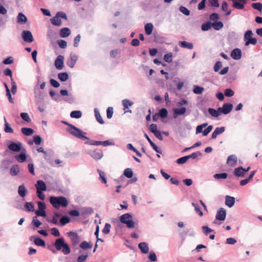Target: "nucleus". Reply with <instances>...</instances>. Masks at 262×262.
Wrapping results in <instances>:
<instances>
[{
    "label": "nucleus",
    "instance_id": "10",
    "mask_svg": "<svg viewBox=\"0 0 262 262\" xmlns=\"http://www.w3.org/2000/svg\"><path fill=\"white\" fill-rule=\"evenodd\" d=\"M22 143L21 142H12L8 145V148L13 151L19 152L21 150Z\"/></svg>",
    "mask_w": 262,
    "mask_h": 262
},
{
    "label": "nucleus",
    "instance_id": "16",
    "mask_svg": "<svg viewBox=\"0 0 262 262\" xmlns=\"http://www.w3.org/2000/svg\"><path fill=\"white\" fill-rule=\"evenodd\" d=\"M138 247L143 253L146 254L149 251V247L147 243L141 242L139 243Z\"/></svg>",
    "mask_w": 262,
    "mask_h": 262
},
{
    "label": "nucleus",
    "instance_id": "56",
    "mask_svg": "<svg viewBox=\"0 0 262 262\" xmlns=\"http://www.w3.org/2000/svg\"><path fill=\"white\" fill-rule=\"evenodd\" d=\"M11 91L12 93L14 95L16 93L17 86L15 82L14 81L12 78L11 79Z\"/></svg>",
    "mask_w": 262,
    "mask_h": 262
},
{
    "label": "nucleus",
    "instance_id": "55",
    "mask_svg": "<svg viewBox=\"0 0 262 262\" xmlns=\"http://www.w3.org/2000/svg\"><path fill=\"white\" fill-rule=\"evenodd\" d=\"M252 7L259 11H262V4L260 3H253L252 4Z\"/></svg>",
    "mask_w": 262,
    "mask_h": 262
},
{
    "label": "nucleus",
    "instance_id": "9",
    "mask_svg": "<svg viewBox=\"0 0 262 262\" xmlns=\"http://www.w3.org/2000/svg\"><path fill=\"white\" fill-rule=\"evenodd\" d=\"M226 216V210L223 208H221L217 211V213L215 216V219L217 220L223 221L225 220Z\"/></svg>",
    "mask_w": 262,
    "mask_h": 262
},
{
    "label": "nucleus",
    "instance_id": "32",
    "mask_svg": "<svg viewBox=\"0 0 262 262\" xmlns=\"http://www.w3.org/2000/svg\"><path fill=\"white\" fill-rule=\"evenodd\" d=\"M58 78L61 81H66L69 78L67 72L60 73L58 74Z\"/></svg>",
    "mask_w": 262,
    "mask_h": 262
},
{
    "label": "nucleus",
    "instance_id": "30",
    "mask_svg": "<svg viewBox=\"0 0 262 262\" xmlns=\"http://www.w3.org/2000/svg\"><path fill=\"white\" fill-rule=\"evenodd\" d=\"M51 23L56 26H60L62 24L61 19L56 15L51 19Z\"/></svg>",
    "mask_w": 262,
    "mask_h": 262
},
{
    "label": "nucleus",
    "instance_id": "46",
    "mask_svg": "<svg viewBox=\"0 0 262 262\" xmlns=\"http://www.w3.org/2000/svg\"><path fill=\"white\" fill-rule=\"evenodd\" d=\"M208 124L207 123H205L201 125L197 126L196 128V134H200L201 133H203V128L207 126Z\"/></svg>",
    "mask_w": 262,
    "mask_h": 262
},
{
    "label": "nucleus",
    "instance_id": "6",
    "mask_svg": "<svg viewBox=\"0 0 262 262\" xmlns=\"http://www.w3.org/2000/svg\"><path fill=\"white\" fill-rule=\"evenodd\" d=\"M233 108V105L231 103H224L222 107H219V110L221 114L223 113L224 115L228 114L231 112Z\"/></svg>",
    "mask_w": 262,
    "mask_h": 262
},
{
    "label": "nucleus",
    "instance_id": "57",
    "mask_svg": "<svg viewBox=\"0 0 262 262\" xmlns=\"http://www.w3.org/2000/svg\"><path fill=\"white\" fill-rule=\"evenodd\" d=\"M100 145H102L104 146H107L108 145H114L115 144V143L113 141H111L110 140H106L104 141H99Z\"/></svg>",
    "mask_w": 262,
    "mask_h": 262
},
{
    "label": "nucleus",
    "instance_id": "14",
    "mask_svg": "<svg viewBox=\"0 0 262 262\" xmlns=\"http://www.w3.org/2000/svg\"><path fill=\"white\" fill-rule=\"evenodd\" d=\"M36 190L46 191L47 190V186L45 183L42 180H38L35 184Z\"/></svg>",
    "mask_w": 262,
    "mask_h": 262
},
{
    "label": "nucleus",
    "instance_id": "48",
    "mask_svg": "<svg viewBox=\"0 0 262 262\" xmlns=\"http://www.w3.org/2000/svg\"><path fill=\"white\" fill-rule=\"evenodd\" d=\"M70 221V218L66 216H62L60 220V222L62 226H64L68 224Z\"/></svg>",
    "mask_w": 262,
    "mask_h": 262
},
{
    "label": "nucleus",
    "instance_id": "20",
    "mask_svg": "<svg viewBox=\"0 0 262 262\" xmlns=\"http://www.w3.org/2000/svg\"><path fill=\"white\" fill-rule=\"evenodd\" d=\"M179 45L183 48L188 49H192L193 48V45L192 43L188 42L185 41H180L179 42Z\"/></svg>",
    "mask_w": 262,
    "mask_h": 262
},
{
    "label": "nucleus",
    "instance_id": "33",
    "mask_svg": "<svg viewBox=\"0 0 262 262\" xmlns=\"http://www.w3.org/2000/svg\"><path fill=\"white\" fill-rule=\"evenodd\" d=\"M34 243L38 246L45 247L46 246L45 241L38 237L34 238Z\"/></svg>",
    "mask_w": 262,
    "mask_h": 262
},
{
    "label": "nucleus",
    "instance_id": "41",
    "mask_svg": "<svg viewBox=\"0 0 262 262\" xmlns=\"http://www.w3.org/2000/svg\"><path fill=\"white\" fill-rule=\"evenodd\" d=\"M98 172L99 174L100 179H101V182L106 184L107 182L106 179L105 178V173L101 171L100 169H98Z\"/></svg>",
    "mask_w": 262,
    "mask_h": 262
},
{
    "label": "nucleus",
    "instance_id": "42",
    "mask_svg": "<svg viewBox=\"0 0 262 262\" xmlns=\"http://www.w3.org/2000/svg\"><path fill=\"white\" fill-rule=\"evenodd\" d=\"M159 116L161 117L162 118H166L168 115L167 110L166 108H161L158 114Z\"/></svg>",
    "mask_w": 262,
    "mask_h": 262
},
{
    "label": "nucleus",
    "instance_id": "40",
    "mask_svg": "<svg viewBox=\"0 0 262 262\" xmlns=\"http://www.w3.org/2000/svg\"><path fill=\"white\" fill-rule=\"evenodd\" d=\"M212 26L216 30H219L223 27V24L222 21H217L212 23Z\"/></svg>",
    "mask_w": 262,
    "mask_h": 262
},
{
    "label": "nucleus",
    "instance_id": "49",
    "mask_svg": "<svg viewBox=\"0 0 262 262\" xmlns=\"http://www.w3.org/2000/svg\"><path fill=\"white\" fill-rule=\"evenodd\" d=\"M88 257V254L85 253L79 255L77 258V262H85Z\"/></svg>",
    "mask_w": 262,
    "mask_h": 262
},
{
    "label": "nucleus",
    "instance_id": "38",
    "mask_svg": "<svg viewBox=\"0 0 262 262\" xmlns=\"http://www.w3.org/2000/svg\"><path fill=\"white\" fill-rule=\"evenodd\" d=\"M192 205L194 207L195 212L199 214V215L200 216H203V213L201 211L199 204L195 203H192Z\"/></svg>",
    "mask_w": 262,
    "mask_h": 262
},
{
    "label": "nucleus",
    "instance_id": "43",
    "mask_svg": "<svg viewBox=\"0 0 262 262\" xmlns=\"http://www.w3.org/2000/svg\"><path fill=\"white\" fill-rule=\"evenodd\" d=\"M123 174L127 178H131L133 176V172L132 169L127 168L124 170Z\"/></svg>",
    "mask_w": 262,
    "mask_h": 262
},
{
    "label": "nucleus",
    "instance_id": "52",
    "mask_svg": "<svg viewBox=\"0 0 262 262\" xmlns=\"http://www.w3.org/2000/svg\"><path fill=\"white\" fill-rule=\"evenodd\" d=\"M20 115L21 118L25 121L27 122H30L31 121V119L28 113H21Z\"/></svg>",
    "mask_w": 262,
    "mask_h": 262
},
{
    "label": "nucleus",
    "instance_id": "4",
    "mask_svg": "<svg viewBox=\"0 0 262 262\" xmlns=\"http://www.w3.org/2000/svg\"><path fill=\"white\" fill-rule=\"evenodd\" d=\"M120 221L124 224L128 228H133L135 227V222L132 220V215L131 214L127 213L122 215L120 217Z\"/></svg>",
    "mask_w": 262,
    "mask_h": 262
},
{
    "label": "nucleus",
    "instance_id": "35",
    "mask_svg": "<svg viewBox=\"0 0 262 262\" xmlns=\"http://www.w3.org/2000/svg\"><path fill=\"white\" fill-rule=\"evenodd\" d=\"M25 207L27 211L33 212L34 211V205L32 202H27L25 204Z\"/></svg>",
    "mask_w": 262,
    "mask_h": 262
},
{
    "label": "nucleus",
    "instance_id": "18",
    "mask_svg": "<svg viewBox=\"0 0 262 262\" xmlns=\"http://www.w3.org/2000/svg\"><path fill=\"white\" fill-rule=\"evenodd\" d=\"M27 18L23 13L19 12L17 16V23L19 24H24L27 21Z\"/></svg>",
    "mask_w": 262,
    "mask_h": 262
},
{
    "label": "nucleus",
    "instance_id": "3",
    "mask_svg": "<svg viewBox=\"0 0 262 262\" xmlns=\"http://www.w3.org/2000/svg\"><path fill=\"white\" fill-rule=\"evenodd\" d=\"M71 128L67 129V131L75 137L82 140L88 139V138L85 136L86 133L83 132L80 129L76 127L75 126H71Z\"/></svg>",
    "mask_w": 262,
    "mask_h": 262
},
{
    "label": "nucleus",
    "instance_id": "7",
    "mask_svg": "<svg viewBox=\"0 0 262 262\" xmlns=\"http://www.w3.org/2000/svg\"><path fill=\"white\" fill-rule=\"evenodd\" d=\"M78 60V56L74 53H71L70 58L68 59L67 62V64L68 67L71 68H74Z\"/></svg>",
    "mask_w": 262,
    "mask_h": 262
},
{
    "label": "nucleus",
    "instance_id": "37",
    "mask_svg": "<svg viewBox=\"0 0 262 262\" xmlns=\"http://www.w3.org/2000/svg\"><path fill=\"white\" fill-rule=\"evenodd\" d=\"M204 90V88L202 86L199 85H194L193 92L196 94H201L203 92Z\"/></svg>",
    "mask_w": 262,
    "mask_h": 262
},
{
    "label": "nucleus",
    "instance_id": "54",
    "mask_svg": "<svg viewBox=\"0 0 262 262\" xmlns=\"http://www.w3.org/2000/svg\"><path fill=\"white\" fill-rule=\"evenodd\" d=\"M164 60L167 62H171L172 61V55L171 53L166 54L164 56Z\"/></svg>",
    "mask_w": 262,
    "mask_h": 262
},
{
    "label": "nucleus",
    "instance_id": "63",
    "mask_svg": "<svg viewBox=\"0 0 262 262\" xmlns=\"http://www.w3.org/2000/svg\"><path fill=\"white\" fill-rule=\"evenodd\" d=\"M41 138L38 135H35L33 137V141L36 145H39L41 142Z\"/></svg>",
    "mask_w": 262,
    "mask_h": 262
},
{
    "label": "nucleus",
    "instance_id": "44",
    "mask_svg": "<svg viewBox=\"0 0 262 262\" xmlns=\"http://www.w3.org/2000/svg\"><path fill=\"white\" fill-rule=\"evenodd\" d=\"M212 27V23L210 22H207L202 24L201 29L203 31H205L210 29Z\"/></svg>",
    "mask_w": 262,
    "mask_h": 262
},
{
    "label": "nucleus",
    "instance_id": "8",
    "mask_svg": "<svg viewBox=\"0 0 262 262\" xmlns=\"http://www.w3.org/2000/svg\"><path fill=\"white\" fill-rule=\"evenodd\" d=\"M63 61H64L63 56L60 55L57 56V58L55 60V66L57 69L61 70L63 69Z\"/></svg>",
    "mask_w": 262,
    "mask_h": 262
},
{
    "label": "nucleus",
    "instance_id": "13",
    "mask_svg": "<svg viewBox=\"0 0 262 262\" xmlns=\"http://www.w3.org/2000/svg\"><path fill=\"white\" fill-rule=\"evenodd\" d=\"M69 236L70 237L72 242L74 245H76L79 242V237L78 234L73 232L68 233Z\"/></svg>",
    "mask_w": 262,
    "mask_h": 262
},
{
    "label": "nucleus",
    "instance_id": "59",
    "mask_svg": "<svg viewBox=\"0 0 262 262\" xmlns=\"http://www.w3.org/2000/svg\"><path fill=\"white\" fill-rule=\"evenodd\" d=\"M55 15L59 18H61L66 20L68 19L66 14L63 11L57 12Z\"/></svg>",
    "mask_w": 262,
    "mask_h": 262
},
{
    "label": "nucleus",
    "instance_id": "12",
    "mask_svg": "<svg viewBox=\"0 0 262 262\" xmlns=\"http://www.w3.org/2000/svg\"><path fill=\"white\" fill-rule=\"evenodd\" d=\"M231 57L235 60H239L242 57L241 50L238 48L233 49L231 52Z\"/></svg>",
    "mask_w": 262,
    "mask_h": 262
},
{
    "label": "nucleus",
    "instance_id": "11",
    "mask_svg": "<svg viewBox=\"0 0 262 262\" xmlns=\"http://www.w3.org/2000/svg\"><path fill=\"white\" fill-rule=\"evenodd\" d=\"M91 157L96 160L101 159L103 156V153L102 150L95 149L90 154Z\"/></svg>",
    "mask_w": 262,
    "mask_h": 262
},
{
    "label": "nucleus",
    "instance_id": "22",
    "mask_svg": "<svg viewBox=\"0 0 262 262\" xmlns=\"http://www.w3.org/2000/svg\"><path fill=\"white\" fill-rule=\"evenodd\" d=\"M27 192V190L25 187L24 184H21L19 186L18 193L19 195L22 198H24L26 196V193Z\"/></svg>",
    "mask_w": 262,
    "mask_h": 262
},
{
    "label": "nucleus",
    "instance_id": "51",
    "mask_svg": "<svg viewBox=\"0 0 262 262\" xmlns=\"http://www.w3.org/2000/svg\"><path fill=\"white\" fill-rule=\"evenodd\" d=\"M85 140H86V141L85 142L86 144L89 145H100V141H94V140H90V139L88 138V139H85Z\"/></svg>",
    "mask_w": 262,
    "mask_h": 262
},
{
    "label": "nucleus",
    "instance_id": "19",
    "mask_svg": "<svg viewBox=\"0 0 262 262\" xmlns=\"http://www.w3.org/2000/svg\"><path fill=\"white\" fill-rule=\"evenodd\" d=\"M234 174L238 177H244L245 173L244 171V168L242 166L235 168Z\"/></svg>",
    "mask_w": 262,
    "mask_h": 262
},
{
    "label": "nucleus",
    "instance_id": "53",
    "mask_svg": "<svg viewBox=\"0 0 262 262\" xmlns=\"http://www.w3.org/2000/svg\"><path fill=\"white\" fill-rule=\"evenodd\" d=\"M179 10L181 12H182L183 14H185L186 16H188L190 14V11L185 7H180Z\"/></svg>",
    "mask_w": 262,
    "mask_h": 262
},
{
    "label": "nucleus",
    "instance_id": "29",
    "mask_svg": "<svg viewBox=\"0 0 262 262\" xmlns=\"http://www.w3.org/2000/svg\"><path fill=\"white\" fill-rule=\"evenodd\" d=\"M21 133L26 136H31L34 133V130L31 128L23 127L21 128Z\"/></svg>",
    "mask_w": 262,
    "mask_h": 262
},
{
    "label": "nucleus",
    "instance_id": "45",
    "mask_svg": "<svg viewBox=\"0 0 262 262\" xmlns=\"http://www.w3.org/2000/svg\"><path fill=\"white\" fill-rule=\"evenodd\" d=\"M227 176L226 173H216L214 175V178L216 179H226Z\"/></svg>",
    "mask_w": 262,
    "mask_h": 262
},
{
    "label": "nucleus",
    "instance_id": "17",
    "mask_svg": "<svg viewBox=\"0 0 262 262\" xmlns=\"http://www.w3.org/2000/svg\"><path fill=\"white\" fill-rule=\"evenodd\" d=\"M235 203V198L233 196L226 195L225 197V204L229 207H232Z\"/></svg>",
    "mask_w": 262,
    "mask_h": 262
},
{
    "label": "nucleus",
    "instance_id": "61",
    "mask_svg": "<svg viewBox=\"0 0 262 262\" xmlns=\"http://www.w3.org/2000/svg\"><path fill=\"white\" fill-rule=\"evenodd\" d=\"M201 155V153L200 151H196V152H193L191 155H188L187 156L188 159H189L190 158L194 159Z\"/></svg>",
    "mask_w": 262,
    "mask_h": 262
},
{
    "label": "nucleus",
    "instance_id": "31",
    "mask_svg": "<svg viewBox=\"0 0 262 262\" xmlns=\"http://www.w3.org/2000/svg\"><path fill=\"white\" fill-rule=\"evenodd\" d=\"M153 25L151 23H147L145 26V33L147 35H149L152 33L153 30Z\"/></svg>",
    "mask_w": 262,
    "mask_h": 262
},
{
    "label": "nucleus",
    "instance_id": "26",
    "mask_svg": "<svg viewBox=\"0 0 262 262\" xmlns=\"http://www.w3.org/2000/svg\"><path fill=\"white\" fill-rule=\"evenodd\" d=\"M94 113H95V115L97 121L99 123H100L101 124H104V122L100 115V114L99 113L98 109L97 108H95L94 109Z\"/></svg>",
    "mask_w": 262,
    "mask_h": 262
},
{
    "label": "nucleus",
    "instance_id": "2",
    "mask_svg": "<svg viewBox=\"0 0 262 262\" xmlns=\"http://www.w3.org/2000/svg\"><path fill=\"white\" fill-rule=\"evenodd\" d=\"M54 246L57 251L62 250V252L64 255H68L71 252L69 246L64 242V239L63 237L56 239L54 243Z\"/></svg>",
    "mask_w": 262,
    "mask_h": 262
},
{
    "label": "nucleus",
    "instance_id": "60",
    "mask_svg": "<svg viewBox=\"0 0 262 262\" xmlns=\"http://www.w3.org/2000/svg\"><path fill=\"white\" fill-rule=\"evenodd\" d=\"M8 162L6 161H3L0 166V169L2 171H5L8 169Z\"/></svg>",
    "mask_w": 262,
    "mask_h": 262
},
{
    "label": "nucleus",
    "instance_id": "64",
    "mask_svg": "<svg viewBox=\"0 0 262 262\" xmlns=\"http://www.w3.org/2000/svg\"><path fill=\"white\" fill-rule=\"evenodd\" d=\"M188 160L187 156H184L177 159V163L178 164H184Z\"/></svg>",
    "mask_w": 262,
    "mask_h": 262
},
{
    "label": "nucleus",
    "instance_id": "21",
    "mask_svg": "<svg viewBox=\"0 0 262 262\" xmlns=\"http://www.w3.org/2000/svg\"><path fill=\"white\" fill-rule=\"evenodd\" d=\"M71 34V31L68 28H62L59 32V35L61 37L65 38L69 36Z\"/></svg>",
    "mask_w": 262,
    "mask_h": 262
},
{
    "label": "nucleus",
    "instance_id": "47",
    "mask_svg": "<svg viewBox=\"0 0 262 262\" xmlns=\"http://www.w3.org/2000/svg\"><path fill=\"white\" fill-rule=\"evenodd\" d=\"M233 7L237 9H243L244 8V5L237 1H233Z\"/></svg>",
    "mask_w": 262,
    "mask_h": 262
},
{
    "label": "nucleus",
    "instance_id": "36",
    "mask_svg": "<svg viewBox=\"0 0 262 262\" xmlns=\"http://www.w3.org/2000/svg\"><path fill=\"white\" fill-rule=\"evenodd\" d=\"M82 116V113L80 111H74L71 112L70 116L73 118H80Z\"/></svg>",
    "mask_w": 262,
    "mask_h": 262
},
{
    "label": "nucleus",
    "instance_id": "23",
    "mask_svg": "<svg viewBox=\"0 0 262 262\" xmlns=\"http://www.w3.org/2000/svg\"><path fill=\"white\" fill-rule=\"evenodd\" d=\"M92 247L93 243L91 242H87L86 241H83L80 244V247L83 250L91 249Z\"/></svg>",
    "mask_w": 262,
    "mask_h": 262
},
{
    "label": "nucleus",
    "instance_id": "25",
    "mask_svg": "<svg viewBox=\"0 0 262 262\" xmlns=\"http://www.w3.org/2000/svg\"><path fill=\"white\" fill-rule=\"evenodd\" d=\"M208 113L210 115L214 117H217L221 114V112L219 110V107L217 108V110L214 108H209L208 109Z\"/></svg>",
    "mask_w": 262,
    "mask_h": 262
},
{
    "label": "nucleus",
    "instance_id": "39",
    "mask_svg": "<svg viewBox=\"0 0 262 262\" xmlns=\"http://www.w3.org/2000/svg\"><path fill=\"white\" fill-rule=\"evenodd\" d=\"M245 46H248L250 44H252L253 45H255L257 43V39L255 38H248L247 40H245Z\"/></svg>",
    "mask_w": 262,
    "mask_h": 262
},
{
    "label": "nucleus",
    "instance_id": "28",
    "mask_svg": "<svg viewBox=\"0 0 262 262\" xmlns=\"http://www.w3.org/2000/svg\"><path fill=\"white\" fill-rule=\"evenodd\" d=\"M15 159L19 162H24L27 159L26 154L24 152H21L19 155L16 156Z\"/></svg>",
    "mask_w": 262,
    "mask_h": 262
},
{
    "label": "nucleus",
    "instance_id": "50",
    "mask_svg": "<svg viewBox=\"0 0 262 262\" xmlns=\"http://www.w3.org/2000/svg\"><path fill=\"white\" fill-rule=\"evenodd\" d=\"M230 162H232L233 164H235L237 162V158L235 155H232L229 156L227 160V163H230Z\"/></svg>",
    "mask_w": 262,
    "mask_h": 262
},
{
    "label": "nucleus",
    "instance_id": "24",
    "mask_svg": "<svg viewBox=\"0 0 262 262\" xmlns=\"http://www.w3.org/2000/svg\"><path fill=\"white\" fill-rule=\"evenodd\" d=\"M122 104L123 106L124 111H125L126 109H128L129 106H132L134 102L127 99H125L122 101Z\"/></svg>",
    "mask_w": 262,
    "mask_h": 262
},
{
    "label": "nucleus",
    "instance_id": "62",
    "mask_svg": "<svg viewBox=\"0 0 262 262\" xmlns=\"http://www.w3.org/2000/svg\"><path fill=\"white\" fill-rule=\"evenodd\" d=\"M225 95L226 97H232L234 95V92L230 89H227L225 90Z\"/></svg>",
    "mask_w": 262,
    "mask_h": 262
},
{
    "label": "nucleus",
    "instance_id": "27",
    "mask_svg": "<svg viewBox=\"0 0 262 262\" xmlns=\"http://www.w3.org/2000/svg\"><path fill=\"white\" fill-rule=\"evenodd\" d=\"M19 172V167L17 165H13L10 169V174L12 176H16Z\"/></svg>",
    "mask_w": 262,
    "mask_h": 262
},
{
    "label": "nucleus",
    "instance_id": "58",
    "mask_svg": "<svg viewBox=\"0 0 262 262\" xmlns=\"http://www.w3.org/2000/svg\"><path fill=\"white\" fill-rule=\"evenodd\" d=\"M111 227V226L110 224L106 223L104 228L102 230V232L105 234H108L110 232Z\"/></svg>",
    "mask_w": 262,
    "mask_h": 262
},
{
    "label": "nucleus",
    "instance_id": "1",
    "mask_svg": "<svg viewBox=\"0 0 262 262\" xmlns=\"http://www.w3.org/2000/svg\"><path fill=\"white\" fill-rule=\"evenodd\" d=\"M50 202L52 205L55 208L58 209L60 206L66 207L68 205L67 199L62 196H51Z\"/></svg>",
    "mask_w": 262,
    "mask_h": 262
},
{
    "label": "nucleus",
    "instance_id": "15",
    "mask_svg": "<svg viewBox=\"0 0 262 262\" xmlns=\"http://www.w3.org/2000/svg\"><path fill=\"white\" fill-rule=\"evenodd\" d=\"M173 117L176 118L178 115H182L185 113L186 108L185 107L181 108H176L173 109Z\"/></svg>",
    "mask_w": 262,
    "mask_h": 262
},
{
    "label": "nucleus",
    "instance_id": "5",
    "mask_svg": "<svg viewBox=\"0 0 262 262\" xmlns=\"http://www.w3.org/2000/svg\"><path fill=\"white\" fill-rule=\"evenodd\" d=\"M21 36L25 42L31 43L33 41V37L31 31L29 30L23 31L21 33Z\"/></svg>",
    "mask_w": 262,
    "mask_h": 262
},
{
    "label": "nucleus",
    "instance_id": "34",
    "mask_svg": "<svg viewBox=\"0 0 262 262\" xmlns=\"http://www.w3.org/2000/svg\"><path fill=\"white\" fill-rule=\"evenodd\" d=\"M4 121H5V128L4 130L7 133H13V129L12 128V127L10 126V124L7 122L6 118H4Z\"/></svg>",
    "mask_w": 262,
    "mask_h": 262
}]
</instances>
